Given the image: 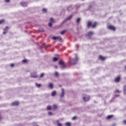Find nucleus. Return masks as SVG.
Here are the masks:
<instances>
[{"label":"nucleus","mask_w":126,"mask_h":126,"mask_svg":"<svg viewBox=\"0 0 126 126\" xmlns=\"http://www.w3.org/2000/svg\"><path fill=\"white\" fill-rule=\"evenodd\" d=\"M113 117H114V115H108V116H107V117H106V118H107L108 120H109V119H111V118H113Z\"/></svg>","instance_id":"24"},{"label":"nucleus","mask_w":126,"mask_h":126,"mask_svg":"<svg viewBox=\"0 0 126 126\" xmlns=\"http://www.w3.org/2000/svg\"><path fill=\"white\" fill-rule=\"evenodd\" d=\"M22 63H27V59H24L22 61Z\"/></svg>","instance_id":"32"},{"label":"nucleus","mask_w":126,"mask_h":126,"mask_svg":"<svg viewBox=\"0 0 126 126\" xmlns=\"http://www.w3.org/2000/svg\"><path fill=\"white\" fill-rule=\"evenodd\" d=\"M48 26H49V27H52V26H53V24H52V22L49 23Z\"/></svg>","instance_id":"31"},{"label":"nucleus","mask_w":126,"mask_h":126,"mask_svg":"<svg viewBox=\"0 0 126 126\" xmlns=\"http://www.w3.org/2000/svg\"><path fill=\"white\" fill-rule=\"evenodd\" d=\"M77 117L76 116H74L72 118V120H74L76 119Z\"/></svg>","instance_id":"40"},{"label":"nucleus","mask_w":126,"mask_h":126,"mask_svg":"<svg viewBox=\"0 0 126 126\" xmlns=\"http://www.w3.org/2000/svg\"><path fill=\"white\" fill-rule=\"evenodd\" d=\"M43 12H47V9L44 8L42 9Z\"/></svg>","instance_id":"34"},{"label":"nucleus","mask_w":126,"mask_h":126,"mask_svg":"<svg viewBox=\"0 0 126 126\" xmlns=\"http://www.w3.org/2000/svg\"><path fill=\"white\" fill-rule=\"evenodd\" d=\"M92 5H90L89 6V8H92Z\"/></svg>","instance_id":"46"},{"label":"nucleus","mask_w":126,"mask_h":126,"mask_svg":"<svg viewBox=\"0 0 126 126\" xmlns=\"http://www.w3.org/2000/svg\"><path fill=\"white\" fill-rule=\"evenodd\" d=\"M59 60V58L57 57H54L53 61V62H57Z\"/></svg>","instance_id":"27"},{"label":"nucleus","mask_w":126,"mask_h":126,"mask_svg":"<svg viewBox=\"0 0 126 126\" xmlns=\"http://www.w3.org/2000/svg\"><path fill=\"white\" fill-rule=\"evenodd\" d=\"M57 109H58V106L56 104H54L52 106V110H53V111H56Z\"/></svg>","instance_id":"13"},{"label":"nucleus","mask_w":126,"mask_h":126,"mask_svg":"<svg viewBox=\"0 0 126 126\" xmlns=\"http://www.w3.org/2000/svg\"><path fill=\"white\" fill-rule=\"evenodd\" d=\"M1 120H2V117L1 115H0V121H1Z\"/></svg>","instance_id":"44"},{"label":"nucleus","mask_w":126,"mask_h":126,"mask_svg":"<svg viewBox=\"0 0 126 126\" xmlns=\"http://www.w3.org/2000/svg\"><path fill=\"white\" fill-rule=\"evenodd\" d=\"M123 123H124V125H126V120H124Z\"/></svg>","instance_id":"45"},{"label":"nucleus","mask_w":126,"mask_h":126,"mask_svg":"<svg viewBox=\"0 0 126 126\" xmlns=\"http://www.w3.org/2000/svg\"><path fill=\"white\" fill-rule=\"evenodd\" d=\"M97 25V22H94V24H92V28H95Z\"/></svg>","instance_id":"14"},{"label":"nucleus","mask_w":126,"mask_h":126,"mask_svg":"<svg viewBox=\"0 0 126 126\" xmlns=\"http://www.w3.org/2000/svg\"><path fill=\"white\" fill-rule=\"evenodd\" d=\"M31 77H32V78H37V77H38V75H32Z\"/></svg>","instance_id":"25"},{"label":"nucleus","mask_w":126,"mask_h":126,"mask_svg":"<svg viewBox=\"0 0 126 126\" xmlns=\"http://www.w3.org/2000/svg\"><path fill=\"white\" fill-rule=\"evenodd\" d=\"M113 101H114V100L113 99H111V100H110V102L112 103V102H113Z\"/></svg>","instance_id":"49"},{"label":"nucleus","mask_w":126,"mask_h":126,"mask_svg":"<svg viewBox=\"0 0 126 126\" xmlns=\"http://www.w3.org/2000/svg\"><path fill=\"white\" fill-rule=\"evenodd\" d=\"M81 20V19L80 18H78L76 19V22H77L78 25L79 24V22H80Z\"/></svg>","instance_id":"21"},{"label":"nucleus","mask_w":126,"mask_h":126,"mask_svg":"<svg viewBox=\"0 0 126 126\" xmlns=\"http://www.w3.org/2000/svg\"><path fill=\"white\" fill-rule=\"evenodd\" d=\"M65 125L67 126H70V122H67L65 123Z\"/></svg>","instance_id":"33"},{"label":"nucleus","mask_w":126,"mask_h":126,"mask_svg":"<svg viewBox=\"0 0 126 126\" xmlns=\"http://www.w3.org/2000/svg\"><path fill=\"white\" fill-rule=\"evenodd\" d=\"M93 34V32H89L87 34H85V37L89 40L92 38Z\"/></svg>","instance_id":"3"},{"label":"nucleus","mask_w":126,"mask_h":126,"mask_svg":"<svg viewBox=\"0 0 126 126\" xmlns=\"http://www.w3.org/2000/svg\"><path fill=\"white\" fill-rule=\"evenodd\" d=\"M3 22H4V20L3 19H1L0 20V25L2 24V23H3Z\"/></svg>","instance_id":"30"},{"label":"nucleus","mask_w":126,"mask_h":126,"mask_svg":"<svg viewBox=\"0 0 126 126\" xmlns=\"http://www.w3.org/2000/svg\"><path fill=\"white\" fill-rule=\"evenodd\" d=\"M55 75L56 76V77H58L59 76V73H58V72H55Z\"/></svg>","instance_id":"28"},{"label":"nucleus","mask_w":126,"mask_h":126,"mask_svg":"<svg viewBox=\"0 0 126 126\" xmlns=\"http://www.w3.org/2000/svg\"><path fill=\"white\" fill-rule=\"evenodd\" d=\"M62 86L61 85H59V87H62Z\"/></svg>","instance_id":"51"},{"label":"nucleus","mask_w":126,"mask_h":126,"mask_svg":"<svg viewBox=\"0 0 126 126\" xmlns=\"http://www.w3.org/2000/svg\"><path fill=\"white\" fill-rule=\"evenodd\" d=\"M117 97H120V94H115V97L117 98Z\"/></svg>","instance_id":"43"},{"label":"nucleus","mask_w":126,"mask_h":126,"mask_svg":"<svg viewBox=\"0 0 126 126\" xmlns=\"http://www.w3.org/2000/svg\"><path fill=\"white\" fill-rule=\"evenodd\" d=\"M44 45H45V43H43V46H44Z\"/></svg>","instance_id":"53"},{"label":"nucleus","mask_w":126,"mask_h":126,"mask_svg":"<svg viewBox=\"0 0 126 126\" xmlns=\"http://www.w3.org/2000/svg\"><path fill=\"white\" fill-rule=\"evenodd\" d=\"M10 66H11V67H13V66H14V64L13 63H11V64H10Z\"/></svg>","instance_id":"42"},{"label":"nucleus","mask_w":126,"mask_h":126,"mask_svg":"<svg viewBox=\"0 0 126 126\" xmlns=\"http://www.w3.org/2000/svg\"><path fill=\"white\" fill-rule=\"evenodd\" d=\"M94 103H96V101H94Z\"/></svg>","instance_id":"55"},{"label":"nucleus","mask_w":126,"mask_h":126,"mask_svg":"<svg viewBox=\"0 0 126 126\" xmlns=\"http://www.w3.org/2000/svg\"><path fill=\"white\" fill-rule=\"evenodd\" d=\"M3 35H5V34H6L7 33V32H8V26H6L5 27V28H4L3 29Z\"/></svg>","instance_id":"4"},{"label":"nucleus","mask_w":126,"mask_h":126,"mask_svg":"<svg viewBox=\"0 0 126 126\" xmlns=\"http://www.w3.org/2000/svg\"><path fill=\"white\" fill-rule=\"evenodd\" d=\"M52 107L51 106V105H48L47 106V111H51L52 110Z\"/></svg>","instance_id":"17"},{"label":"nucleus","mask_w":126,"mask_h":126,"mask_svg":"<svg viewBox=\"0 0 126 126\" xmlns=\"http://www.w3.org/2000/svg\"><path fill=\"white\" fill-rule=\"evenodd\" d=\"M0 99H1V97L0 96Z\"/></svg>","instance_id":"54"},{"label":"nucleus","mask_w":126,"mask_h":126,"mask_svg":"<svg viewBox=\"0 0 126 126\" xmlns=\"http://www.w3.org/2000/svg\"><path fill=\"white\" fill-rule=\"evenodd\" d=\"M108 29H109V30H112V31H116V28L113 26H108Z\"/></svg>","instance_id":"8"},{"label":"nucleus","mask_w":126,"mask_h":126,"mask_svg":"<svg viewBox=\"0 0 126 126\" xmlns=\"http://www.w3.org/2000/svg\"><path fill=\"white\" fill-rule=\"evenodd\" d=\"M21 5H22V6H23L24 7H26V6H27V3L25 2H21Z\"/></svg>","instance_id":"11"},{"label":"nucleus","mask_w":126,"mask_h":126,"mask_svg":"<svg viewBox=\"0 0 126 126\" xmlns=\"http://www.w3.org/2000/svg\"><path fill=\"white\" fill-rule=\"evenodd\" d=\"M39 32L40 33H44V32H45V30H44V29H43V28H40V29L39 30Z\"/></svg>","instance_id":"22"},{"label":"nucleus","mask_w":126,"mask_h":126,"mask_svg":"<svg viewBox=\"0 0 126 126\" xmlns=\"http://www.w3.org/2000/svg\"><path fill=\"white\" fill-rule=\"evenodd\" d=\"M10 0H5L6 2H9Z\"/></svg>","instance_id":"47"},{"label":"nucleus","mask_w":126,"mask_h":126,"mask_svg":"<svg viewBox=\"0 0 126 126\" xmlns=\"http://www.w3.org/2000/svg\"><path fill=\"white\" fill-rule=\"evenodd\" d=\"M55 68H58V66H55Z\"/></svg>","instance_id":"50"},{"label":"nucleus","mask_w":126,"mask_h":126,"mask_svg":"<svg viewBox=\"0 0 126 126\" xmlns=\"http://www.w3.org/2000/svg\"><path fill=\"white\" fill-rule=\"evenodd\" d=\"M111 126H116V124H113L111 125Z\"/></svg>","instance_id":"48"},{"label":"nucleus","mask_w":126,"mask_h":126,"mask_svg":"<svg viewBox=\"0 0 126 126\" xmlns=\"http://www.w3.org/2000/svg\"><path fill=\"white\" fill-rule=\"evenodd\" d=\"M66 32V30H63L61 32V35H63Z\"/></svg>","instance_id":"26"},{"label":"nucleus","mask_w":126,"mask_h":126,"mask_svg":"<svg viewBox=\"0 0 126 126\" xmlns=\"http://www.w3.org/2000/svg\"><path fill=\"white\" fill-rule=\"evenodd\" d=\"M48 115H49V116H52L53 115V113H52L51 112H49Z\"/></svg>","instance_id":"39"},{"label":"nucleus","mask_w":126,"mask_h":126,"mask_svg":"<svg viewBox=\"0 0 126 126\" xmlns=\"http://www.w3.org/2000/svg\"><path fill=\"white\" fill-rule=\"evenodd\" d=\"M62 92L60 94V96L61 97H63V96H64V90H63V88L62 89Z\"/></svg>","instance_id":"12"},{"label":"nucleus","mask_w":126,"mask_h":126,"mask_svg":"<svg viewBox=\"0 0 126 126\" xmlns=\"http://www.w3.org/2000/svg\"><path fill=\"white\" fill-rule=\"evenodd\" d=\"M56 94H57V92L56 91H54L52 93L51 95L52 96V97H54V96H56Z\"/></svg>","instance_id":"19"},{"label":"nucleus","mask_w":126,"mask_h":126,"mask_svg":"<svg viewBox=\"0 0 126 126\" xmlns=\"http://www.w3.org/2000/svg\"><path fill=\"white\" fill-rule=\"evenodd\" d=\"M44 75H45V74L44 73H42L40 74V75L39 76V77L40 78H42V77H43V76H44Z\"/></svg>","instance_id":"29"},{"label":"nucleus","mask_w":126,"mask_h":126,"mask_svg":"<svg viewBox=\"0 0 126 126\" xmlns=\"http://www.w3.org/2000/svg\"><path fill=\"white\" fill-rule=\"evenodd\" d=\"M87 26L88 27V28H90V27H91V26H92V22L89 21L87 22Z\"/></svg>","instance_id":"7"},{"label":"nucleus","mask_w":126,"mask_h":126,"mask_svg":"<svg viewBox=\"0 0 126 126\" xmlns=\"http://www.w3.org/2000/svg\"><path fill=\"white\" fill-rule=\"evenodd\" d=\"M59 64L61 65V68H62V69H63L64 68H65V67H66V65L64 64V62H63V60L59 61Z\"/></svg>","instance_id":"2"},{"label":"nucleus","mask_w":126,"mask_h":126,"mask_svg":"<svg viewBox=\"0 0 126 126\" xmlns=\"http://www.w3.org/2000/svg\"><path fill=\"white\" fill-rule=\"evenodd\" d=\"M56 123L58 126H63V124H62V123H60V121L59 120H57Z\"/></svg>","instance_id":"20"},{"label":"nucleus","mask_w":126,"mask_h":126,"mask_svg":"<svg viewBox=\"0 0 126 126\" xmlns=\"http://www.w3.org/2000/svg\"><path fill=\"white\" fill-rule=\"evenodd\" d=\"M11 106H18L19 105V102L14 101L11 104Z\"/></svg>","instance_id":"9"},{"label":"nucleus","mask_w":126,"mask_h":126,"mask_svg":"<svg viewBox=\"0 0 126 126\" xmlns=\"http://www.w3.org/2000/svg\"><path fill=\"white\" fill-rule=\"evenodd\" d=\"M49 87V88H50V89H54V85H53V84L50 83Z\"/></svg>","instance_id":"23"},{"label":"nucleus","mask_w":126,"mask_h":126,"mask_svg":"<svg viewBox=\"0 0 126 126\" xmlns=\"http://www.w3.org/2000/svg\"><path fill=\"white\" fill-rule=\"evenodd\" d=\"M36 86L39 88L41 87V84H36Z\"/></svg>","instance_id":"35"},{"label":"nucleus","mask_w":126,"mask_h":126,"mask_svg":"<svg viewBox=\"0 0 126 126\" xmlns=\"http://www.w3.org/2000/svg\"><path fill=\"white\" fill-rule=\"evenodd\" d=\"M126 94V85L124 86V95Z\"/></svg>","instance_id":"18"},{"label":"nucleus","mask_w":126,"mask_h":126,"mask_svg":"<svg viewBox=\"0 0 126 126\" xmlns=\"http://www.w3.org/2000/svg\"><path fill=\"white\" fill-rule=\"evenodd\" d=\"M75 59H70L69 62L70 64L71 65H75L76 64V63L78 61V58H77V54H75Z\"/></svg>","instance_id":"1"},{"label":"nucleus","mask_w":126,"mask_h":126,"mask_svg":"<svg viewBox=\"0 0 126 126\" xmlns=\"http://www.w3.org/2000/svg\"><path fill=\"white\" fill-rule=\"evenodd\" d=\"M125 69H126V65L125 66Z\"/></svg>","instance_id":"52"},{"label":"nucleus","mask_w":126,"mask_h":126,"mask_svg":"<svg viewBox=\"0 0 126 126\" xmlns=\"http://www.w3.org/2000/svg\"><path fill=\"white\" fill-rule=\"evenodd\" d=\"M66 21H67L66 19H65V20L63 22H62V24H63V23H65Z\"/></svg>","instance_id":"37"},{"label":"nucleus","mask_w":126,"mask_h":126,"mask_svg":"<svg viewBox=\"0 0 126 126\" xmlns=\"http://www.w3.org/2000/svg\"><path fill=\"white\" fill-rule=\"evenodd\" d=\"M114 93H120V91H119V90H117Z\"/></svg>","instance_id":"38"},{"label":"nucleus","mask_w":126,"mask_h":126,"mask_svg":"<svg viewBox=\"0 0 126 126\" xmlns=\"http://www.w3.org/2000/svg\"><path fill=\"white\" fill-rule=\"evenodd\" d=\"M53 40H60V41H62L63 38L61 36H53Z\"/></svg>","instance_id":"6"},{"label":"nucleus","mask_w":126,"mask_h":126,"mask_svg":"<svg viewBox=\"0 0 126 126\" xmlns=\"http://www.w3.org/2000/svg\"><path fill=\"white\" fill-rule=\"evenodd\" d=\"M76 47L77 48L76 51H78V48H79V45L78 44L76 45Z\"/></svg>","instance_id":"36"},{"label":"nucleus","mask_w":126,"mask_h":126,"mask_svg":"<svg viewBox=\"0 0 126 126\" xmlns=\"http://www.w3.org/2000/svg\"><path fill=\"white\" fill-rule=\"evenodd\" d=\"M72 17V15H70L68 17L66 18L65 19L67 21V20H70L71 19Z\"/></svg>","instance_id":"16"},{"label":"nucleus","mask_w":126,"mask_h":126,"mask_svg":"<svg viewBox=\"0 0 126 126\" xmlns=\"http://www.w3.org/2000/svg\"><path fill=\"white\" fill-rule=\"evenodd\" d=\"M50 21H52V22H54V19H53V18H50Z\"/></svg>","instance_id":"41"},{"label":"nucleus","mask_w":126,"mask_h":126,"mask_svg":"<svg viewBox=\"0 0 126 126\" xmlns=\"http://www.w3.org/2000/svg\"><path fill=\"white\" fill-rule=\"evenodd\" d=\"M121 80V77L120 76H118V77L115 78V79L114 80L115 82H120V80Z\"/></svg>","instance_id":"10"},{"label":"nucleus","mask_w":126,"mask_h":126,"mask_svg":"<svg viewBox=\"0 0 126 126\" xmlns=\"http://www.w3.org/2000/svg\"><path fill=\"white\" fill-rule=\"evenodd\" d=\"M36 126H39L37 125Z\"/></svg>","instance_id":"56"},{"label":"nucleus","mask_w":126,"mask_h":126,"mask_svg":"<svg viewBox=\"0 0 126 126\" xmlns=\"http://www.w3.org/2000/svg\"><path fill=\"white\" fill-rule=\"evenodd\" d=\"M83 100H84V102H88L89 100H90V96H85L83 98Z\"/></svg>","instance_id":"5"},{"label":"nucleus","mask_w":126,"mask_h":126,"mask_svg":"<svg viewBox=\"0 0 126 126\" xmlns=\"http://www.w3.org/2000/svg\"><path fill=\"white\" fill-rule=\"evenodd\" d=\"M105 58L102 56H99V60H100V61H104L105 60Z\"/></svg>","instance_id":"15"}]
</instances>
